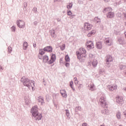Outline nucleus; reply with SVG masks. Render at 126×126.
Masks as SVG:
<instances>
[{
    "mask_svg": "<svg viewBox=\"0 0 126 126\" xmlns=\"http://www.w3.org/2000/svg\"><path fill=\"white\" fill-rule=\"evenodd\" d=\"M31 113H32V116L34 118L35 121H40V120H42L43 116H42V114H39V112L38 111V106L37 105L32 107Z\"/></svg>",
    "mask_w": 126,
    "mask_h": 126,
    "instance_id": "1",
    "label": "nucleus"
},
{
    "mask_svg": "<svg viewBox=\"0 0 126 126\" xmlns=\"http://www.w3.org/2000/svg\"><path fill=\"white\" fill-rule=\"evenodd\" d=\"M77 59L81 62V63H84L86 59V50L84 48H80L79 51H77L76 53Z\"/></svg>",
    "mask_w": 126,
    "mask_h": 126,
    "instance_id": "2",
    "label": "nucleus"
},
{
    "mask_svg": "<svg viewBox=\"0 0 126 126\" xmlns=\"http://www.w3.org/2000/svg\"><path fill=\"white\" fill-rule=\"evenodd\" d=\"M21 82L23 83L24 86H26L28 88L32 87L33 89V86H35L34 83H33L32 81L30 80L28 78L23 77L21 79ZM33 84V85H32Z\"/></svg>",
    "mask_w": 126,
    "mask_h": 126,
    "instance_id": "3",
    "label": "nucleus"
},
{
    "mask_svg": "<svg viewBox=\"0 0 126 126\" xmlns=\"http://www.w3.org/2000/svg\"><path fill=\"white\" fill-rule=\"evenodd\" d=\"M99 102L100 103V106L102 108H108V104H107V101H106V98L104 96H101L99 99Z\"/></svg>",
    "mask_w": 126,
    "mask_h": 126,
    "instance_id": "4",
    "label": "nucleus"
},
{
    "mask_svg": "<svg viewBox=\"0 0 126 126\" xmlns=\"http://www.w3.org/2000/svg\"><path fill=\"white\" fill-rule=\"evenodd\" d=\"M117 43L119 45H121L122 46H124V45H126V41L125 37L121 36L117 37Z\"/></svg>",
    "mask_w": 126,
    "mask_h": 126,
    "instance_id": "5",
    "label": "nucleus"
},
{
    "mask_svg": "<svg viewBox=\"0 0 126 126\" xmlns=\"http://www.w3.org/2000/svg\"><path fill=\"white\" fill-rule=\"evenodd\" d=\"M93 26L89 23H85L84 25V28L85 30L89 31V30H91L92 29Z\"/></svg>",
    "mask_w": 126,
    "mask_h": 126,
    "instance_id": "6",
    "label": "nucleus"
},
{
    "mask_svg": "<svg viewBox=\"0 0 126 126\" xmlns=\"http://www.w3.org/2000/svg\"><path fill=\"white\" fill-rule=\"evenodd\" d=\"M25 24V23L22 20H19L17 21V25L19 28H24Z\"/></svg>",
    "mask_w": 126,
    "mask_h": 126,
    "instance_id": "7",
    "label": "nucleus"
},
{
    "mask_svg": "<svg viewBox=\"0 0 126 126\" xmlns=\"http://www.w3.org/2000/svg\"><path fill=\"white\" fill-rule=\"evenodd\" d=\"M44 50L47 53H52L53 52V47L51 46H48L44 48Z\"/></svg>",
    "mask_w": 126,
    "mask_h": 126,
    "instance_id": "8",
    "label": "nucleus"
},
{
    "mask_svg": "<svg viewBox=\"0 0 126 126\" xmlns=\"http://www.w3.org/2000/svg\"><path fill=\"white\" fill-rule=\"evenodd\" d=\"M105 58L107 64H109V63L113 62V58H112V56L110 55H107L105 57Z\"/></svg>",
    "mask_w": 126,
    "mask_h": 126,
    "instance_id": "9",
    "label": "nucleus"
},
{
    "mask_svg": "<svg viewBox=\"0 0 126 126\" xmlns=\"http://www.w3.org/2000/svg\"><path fill=\"white\" fill-rule=\"evenodd\" d=\"M50 32L52 38H53V39H56L57 38V34H56V32L55 31V30H51Z\"/></svg>",
    "mask_w": 126,
    "mask_h": 126,
    "instance_id": "10",
    "label": "nucleus"
},
{
    "mask_svg": "<svg viewBox=\"0 0 126 126\" xmlns=\"http://www.w3.org/2000/svg\"><path fill=\"white\" fill-rule=\"evenodd\" d=\"M116 102L118 104H122L124 102V98L122 96H118L116 97Z\"/></svg>",
    "mask_w": 126,
    "mask_h": 126,
    "instance_id": "11",
    "label": "nucleus"
},
{
    "mask_svg": "<svg viewBox=\"0 0 126 126\" xmlns=\"http://www.w3.org/2000/svg\"><path fill=\"white\" fill-rule=\"evenodd\" d=\"M107 17L108 18H114L115 17V13L109 12L107 14Z\"/></svg>",
    "mask_w": 126,
    "mask_h": 126,
    "instance_id": "12",
    "label": "nucleus"
},
{
    "mask_svg": "<svg viewBox=\"0 0 126 126\" xmlns=\"http://www.w3.org/2000/svg\"><path fill=\"white\" fill-rule=\"evenodd\" d=\"M87 44H89L88 45H87V48H89V49H92V48H94V44L93 43V42H92V41H87Z\"/></svg>",
    "mask_w": 126,
    "mask_h": 126,
    "instance_id": "13",
    "label": "nucleus"
},
{
    "mask_svg": "<svg viewBox=\"0 0 126 126\" xmlns=\"http://www.w3.org/2000/svg\"><path fill=\"white\" fill-rule=\"evenodd\" d=\"M108 88L109 89L110 91H114V90H116L117 88H118V87L116 86H112L109 85L108 86Z\"/></svg>",
    "mask_w": 126,
    "mask_h": 126,
    "instance_id": "14",
    "label": "nucleus"
},
{
    "mask_svg": "<svg viewBox=\"0 0 126 126\" xmlns=\"http://www.w3.org/2000/svg\"><path fill=\"white\" fill-rule=\"evenodd\" d=\"M97 49H99L101 50L102 49V42H97L96 43Z\"/></svg>",
    "mask_w": 126,
    "mask_h": 126,
    "instance_id": "15",
    "label": "nucleus"
},
{
    "mask_svg": "<svg viewBox=\"0 0 126 126\" xmlns=\"http://www.w3.org/2000/svg\"><path fill=\"white\" fill-rule=\"evenodd\" d=\"M27 48H28V43H27L26 41H25L23 43V50L26 51Z\"/></svg>",
    "mask_w": 126,
    "mask_h": 126,
    "instance_id": "16",
    "label": "nucleus"
},
{
    "mask_svg": "<svg viewBox=\"0 0 126 126\" xmlns=\"http://www.w3.org/2000/svg\"><path fill=\"white\" fill-rule=\"evenodd\" d=\"M92 64L93 67H96V66H97V64H98V61L95 59L94 60L92 63Z\"/></svg>",
    "mask_w": 126,
    "mask_h": 126,
    "instance_id": "17",
    "label": "nucleus"
},
{
    "mask_svg": "<svg viewBox=\"0 0 126 126\" xmlns=\"http://www.w3.org/2000/svg\"><path fill=\"white\" fill-rule=\"evenodd\" d=\"M45 53H46V51L44 50V48L39 49V55L43 56V55H44Z\"/></svg>",
    "mask_w": 126,
    "mask_h": 126,
    "instance_id": "18",
    "label": "nucleus"
},
{
    "mask_svg": "<svg viewBox=\"0 0 126 126\" xmlns=\"http://www.w3.org/2000/svg\"><path fill=\"white\" fill-rule=\"evenodd\" d=\"M43 61L44 63H48V61H49V57L47 55H45L43 58Z\"/></svg>",
    "mask_w": 126,
    "mask_h": 126,
    "instance_id": "19",
    "label": "nucleus"
},
{
    "mask_svg": "<svg viewBox=\"0 0 126 126\" xmlns=\"http://www.w3.org/2000/svg\"><path fill=\"white\" fill-rule=\"evenodd\" d=\"M95 33H96V31L95 30L92 31L90 32H89L88 34V37H91V36H92V35H94Z\"/></svg>",
    "mask_w": 126,
    "mask_h": 126,
    "instance_id": "20",
    "label": "nucleus"
},
{
    "mask_svg": "<svg viewBox=\"0 0 126 126\" xmlns=\"http://www.w3.org/2000/svg\"><path fill=\"white\" fill-rule=\"evenodd\" d=\"M65 115L67 117V118H68V119H70V114L69 113V111L68 110V109H65Z\"/></svg>",
    "mask_w": 126,
    "mask_h": 126,
    "instance_id": "21",
    "label": "nucleus"
},
{
    "mask_svg": "<svg viewBox=\"0 0 126 126\" xmlns=\"http://www.w3.org/2000/svg\"><path fill=\"white\" fill-rule=\"evenodd\" d=\"M72 5H73V3H72V2L69 3L66 5V7H67V9H71V8H72Z\"/></svg>",
    "mask_w": 126,
    "mask_h": 126,
    "instance_id": "22",
    "label": "nucleus"
},
{
    "mask_svg": "<svg viewBox=\"0 0 126 126\" xmlns=\"http://www.w3.org/2000/svg\"><path fill=\"white\" fill-rule=\"evenodd\" d=\"M94 84L89 85V87L90 88V90H91V91H94Z\"/></svg>",
    "mask_w": 126,
    "mask_h": 126,
    "instance_id": "23",
    "label": "nucleus"
},
{
    "mask_svg": "<svg viewBox=\"0 0 126 126\" xmlns=\"http://www.w3.org/2000/svg\"><path fill=\"white\" fill-rule=\"evenodd\" d=\"M111 10H112V8L107 7L104 9L103 12H106V11H111Z\"/></svg>",
    "mask_w": 126,
    "mask_h": 126,
    "instance_id": "24",
    "label": "nucleus"
},
{
    "mask_svg": "<svg viewBox=\"0 0 126 126\" xmlns=\"http://www.w3.org/2000/svg\"><path fill=\"white\" fill-rule=\"evenodd\" d=\"M82 109H81V107L80 106H77L75 107V113H77V112H78V111H81Z\"/></svg>",
    "mask_w": 126,
    "mask_h": 126,
    "instance_id": "25",
    "label": "nucleus"
},
{
    "mask_svg": "<svg viewBox=\"0 0 126 126\" xmlns=\"http://www.w3.org/2000/svg\"><path fill=\"white\" fill-rule=\"evenodd\" d=\"M101 113L102 114H104V115H107V114L109 113V111H108L107 109H104L101 110Z\"/></svg>",
    "mask_w": 126,
    "mask_h": 126,
    "instance_id": "26",
    "label": "nucleus"
},
{
    "mask_svg": "<svg viewBox=\"0 0 126 126\" xmlns=\"http://www.w3.org/2000/svg\"><path fill=\"white\" fill-rule=\"evenodd\" d=\"M65 61L66 62H69V61H70V59L69 58V56H68V55H65Z\"/></svg>",
    "mask_w": 126,
    "mask_h": 126,
    "instance_id": "27",
    "label": "nucleus"
},
{
    "mask_svg": "<svg viewBox=\"0 0 126 126\" xmlns=\"http://www.w3.org/2000/svg\"><path fill=\"white\" fill-rule=\"evenodd\" d=\"M51 60L55 62L56 61V54H52L51 57Z\"/></svg>",
    "mask_w": 126,
    "mask_h": 126,
    "instance_id": "28",
    "label": "nucleus"
},
{
    "mask_svg": "<svg viewBox=\"0 0 126 126\" xmlns=\"http://www.w3.org/2000/svg\"><path fill=\"white\" fill-rule=\"evenodd\" d=\"M94 21H95L96 23H99V22H101V19H100L99 18H98V17H95Z\"/></svg>",
    "mask_w": 126,
    "mask_h": 126,
    "instance_id": "29",
    "label": "nucleus"
},
{
    "mask_svg": "<svg viewBox=\"0 0 126 126\" xmlns=\"http://www.w3.org/2000/svg\"><path fill=\"white\" fill-rule=\"evenodd\" d=\"M126 66L124 64H120V68L122 70L126 69Z\"/></svg>",
    "mask_w": 126,
    "mask_h": 126,
    "instance_id": "30",
    "label": "nucleus"
},
{
    "mask_svg": "<svg viewBox=\"0 0 126 126\" xmlns=\"http://www.w3.org/2000/svg\"><path fill=\"white\" fill-rule=\"evenodd\" d=\"M54 62L55 61H54L52 59H50V61H49L48 62L47 61V63L48 64H52V63H54Z\"/></svg>",
    "mask_w": 126,
    "mask_h": 126,
    "instance_id": "31",
    "label": "nucleus"
},
{
    "mask_svg": "<svg viewBox=\"0 0 126 126\" xmlns=\"http://www.w3.org/2000/svg\"><path fill=\"white\" fill-rule=\"evenodd\" d=\"M117 116V119H118V120H120V119H121V113H120L119 112H118L116 114Z\"/></svg>",
    "mask_w": 126,
    "mask_h": 126,
    "instance_id": "32",
    "label": "nucleus"
},
{
    "mask_svg": "<svg viewBox=\"0 0 126 126\" xmlns=\"http://www.w3.org/2000/svg\"><path fill=\"white\" fill-rule=\"evenodd\" d=\"M60 48L61 51H63L65 49V44H63Z\"/></svg>",
    "mask_w": 126,
    "mask_h": 126,
    "instance_id": "33",
    "label": "nucleus"
},
{
    "mask_svg": "<svg viewBox=\"0 0 126 126\" xmlns=\"http://www.w3.org/2000/svg\"><path fill=\"white\" fill-rule=\"evenodd\" d=\"M67 15L70 16L71 15H72V12H71V11L70 10L67 11Z\"/></svg>",
    "mask_w": 126,
    "mask_h": 126,
    "instance_id": "34",
    "label": "nucleus"
},
{
    "mask_svg": "<svg viewBox=\"0 0 126 126\" xmlns=\"http://www.w3.org/2000/svg\"><path fill=\"white\" fill-rule=\"evenodd\" d=\"M8 53H9V54H10V53L12 52V48H11V47L10 46H9L8 47Z\"/></svg>",
    "mask_w": 126,
    "mask_h": 126,
    "instance_id": "35",
    "label": "nucleus"
},
{
    "mask_svg": "<svg viewBox=\"0 0 126 126\" xmlns=\"http://www.w3.org/2000/svg\"><path fill=\"white\" fill-rule=\"evenodd\" d=\"M60 93L62 94H64V93H66V92H65V90H60Z\"/></svg>",
    "mask_w": 126,
    "mask_h": 126,
    "instance_id": "36",
    "label": "nucleus"
},
{
    "mask_svg": "<svg viewBox=\"0 0 126 126\" xmlns=\"http://www.w3.org/2000/svg\"><path fill=\"white\" fill-rule=\"evenodd\" d=\"M105 43H106V44H109V43H110V38H107L105 39Z\"/></svg>",
    "mask_w": 126,
    "mask_h": 126,
    "instance_id": "37",
    "label": "nucleus"
},
{
    "mask_svg": "<svg viewBox=\"0 0 126 126\" xmlns=\"http://www.w3.org/2000/svg\"><path fill=\"white\" fill-rule=\"evenodd\" d=\"M32 11H33L34 13H37V12H38V11H37V8L34 7L32 9Z\"/></svg>",
    "mask_w": 126,
    "mask_h": 126,
    "instance_id": "38",
    "label": "nucleus"
},
{
    "mask_svg": "<svg viewBox=\"0 0 126 126\" xmlns=\"http://www.w3.org/2000/svg\"><path fill=\"white\" fill-rule=\"evenodd\" d=\"M62 96H63V98H66L67 97V94H66V93H65L64 94H62Z\"/></svg>",
    "mask_w": 126,
    "mask_h": 126,
    "instance_id": "39",
    "label": "nucleus"
},
{
    "mask_svg": "<svg viewBox=\"0 0 126 126\" xmlns=\"http://www.w3.org/2000/svg\"><path fill=\"white\" fill-rule=\"evenodd\" d=\"M16 29V28L14 26L11 27V30L13 32H14L15 31Z\"/></svg>",
    "mask_w": 126,
    "mask_h": 126,
    "instance_id": "40",
    "label": "nucleus"
},
{
    "mask_svg": "<svg viewBox=\"0 0 126 126\" xmlns=\"http://www.w3.org/2000/svg\"><path fill=\"white\" fill-rule=\"evenodd\" d=\"M43 55H38V59H39V60H43Z\"/></svg>",
    "mask_w": 126,
    "mask_h": 126,
    "instance_id": "41",
    "label": "nucleus"
},
{
    "mask_svg": "<svg viewBox=\"0 0 126 126\" xmlns=\"http://www.w3.org/2000/svg\"><path fill=\"white\" fill-rule=\"evenodd\" d=\"M41 105H43L44 103H45V102H44V98L42 97L41 98Z\"/></svg>",
    "mask_w": 126,
    "mask_h": 126,
    "instance_id": "42",
    "label": "nucleus"
},
{
    "mask_svg": "<svg viewBox=\"0 0 126 126\" xmlns=\"http://www.w3.org/2000/svg\"><path fill=\"white\" fill-rule=\"evenodd\" d=\"M114 34L115 35H120V32H119L114 31Z\"/></svg>",
    "mask_w": 126,
    "mask_h": 126,
    "instance_id": "43",
    "label": "nucleus"
},
{
    "mask_svg": "<svg viewBox=\"0 0 126 126\" xmlns=\"http://www.w3.org/2000/svg\"><path fill=\"white\" fill-rule=\"evenodd\" d=\"M65 65L66 67H69V63L66 62Z\"/></svg>",
    "mask_w": 126,
    "mask_h": 126,
    "instance_id": "44",
    "label": "nucleus"
},
{
    "mask_svg": "<svg viewBox=\"0 0 126 126\" xmlns=\"http://www.w3.org/2000/svg\"><path fill=\"white\" fill-rule=\"evenodd\" d=\"M70 87H72V85H73V81H71L70 82Z\"/></svg>",
    "mask_w": 126,
    "mask_h": 126,
    "instance_id": "45",
    "label": "nucleus"
},
{
    "mask_svg": "<svg viewBox=\"0 0 126 126\" xmlns=\"http://www.w3.org/2000/svg\"><path fill=\"white\" fill-rule=\"evenodd\" d=\"M102 72H104V69H100L99 70V73L101 74Z\"/></svg>",
    "mask_w": 126,
    "mask_h": 126,
    "instance_id": "46",
    "label": "nucleus"
},
{
    "mask_svg": "<svg viewBox=\"0 0 126 126\" xmlns=\"http://www.w3.org/2000/svg\"><path fill=\"white\" fill-rule=\"evenodd\" d=\"M24 7H27V2H24Z\"/></svg>",
    "mask_w": 126,
    "mask_h": 126,
    "instance_id": "47",
    "label": "nucleus"
},
{
    "mask_svg": "<svg viewBox=\"0 0 126 126\" xmlns=\"http://www.w3.org/2000/svg\"><path fill=\"white\" fill-rule=\"evenodd\" d=\"M37 23H38V22H37V21H35V22H33V24H34V25H35V26L37 25Z\"/></svg>",
    "mask_w": 126,
    "mask_h": 126,
    "instance_id": "48",
    "label": "nucleus"
},
{
    "mask_svg": "<svg viewBox=\"0 0 126 126\" xmlns=\"http://www.w3.org/2000/svg\"><path fill=\"white\" fill-rule=\"evenodd\" d=\"M82 126H87V124H86V123H83V124H82Z\"/></svg>",
    "mask_w": 126,
    "mask_h": 126,
    "instance_id": "49",
    "label": "nucleus"
},
{
    "mask_svg": "<svg viewBox=\"0 0 126 126\" xmlns=\"http://www.w3.org/2000/svg\"><path fill=\"white\" fill-rule=\"evenodd\" d=\"M57 21H58V22H61V19H60V18H57Z\"/></svg>",
    "mask_w": 126,
    "mask_h": 126,
    "instance_id": "50",
    "label": "nucleus"
},
{
    "mask_svg": "<svg viewBox=\"0 0 126 126\" xmlns=\"http://www.w3.org/2000/svg\"><path fill=\"white\" fill-rule=\"evenodd\" d=\"M3 69V68H2V66L0 65V71L2 70Z\"/></svg>",
    "mask_w": 126,
    "mask_h": 126,
    "instance_id": "51",
    "label": "nucleus"
},
{
    "mask_svg": "<svg viewBox=\"0 0 126 126\" xmlns=\"http://www.w3.org/2000/svg\"><path fill=\"white\" fill-rule=\"evenodd\" d=\"M41 98H39V99H38V101L40 103H41V102H42V100H41Z\"/></svg>",
    "mask_w": 126,
    "mask_h": 126,
    "instance_id": "52",
    "label": "nucleus"
},
{
    "mask_svg": "<svg viewBox=\"0 0 126 126\" xmlns=\"http://www.w3.org/2000/svg\"><path fill=\"white\" fill-rule=\"evenodd\" d=\"M71 88H72V90H73V91H75V89H74V88H73V87H72H72H71Z\"/></svg>",
    "mask_w": 126,
    "mask_h": 126,
    "instance_id": "53",
    "label": "nucleus"
},
{
    "mask_svg": "<svg viewBox=\"0 0 126 126\" xmlns=\"http://www.w3.org/2000/svg\"><path fill=\"white\" fill-rule=\"evenodd\" d=\"M74 80L76 81V80H77V78L76 77L74 78Z\"/></svg>",
    "mask_w": 126,
    "mask_h": 126,
    "instance_id": "54",
    "label": "nucleus"
},
{
    "mask_svg": "<svg viewBox=\"0 0 126 126\" xmlns=\"http://www.w3.org/2000/svg\"><path fill=\"white\" fill-rule=\"evenodd\" d=\"M56 1H60V0H54V2H56Z\"/></svg>",
    "mask_w": 126,
    "mask_h": 126,
    "instance_id": "55",
    "label": "nucleus"
},
{
    "mask_svg": "<svg viewBox=\"0 0 126 126\" xmlns=\"http://www.w3.org/2000/svg\"><path fill=\"white\" fill-rule=\"evenodd\" d=\"M33 47L34 48H36V44H33Z\"/></svg>",
    "mask_w": 126,
    "mask_h": 126,
    "instance_id": "56",
    "label": "nucleus"
},
{
    "mask_svg": "<svg viewBox=\"0 0 126 126\" xmlns=\"http://www.w3.org/2000/svg\"><path fill=\"white\" fill-rule=\"evenodd\" d=\"M70 18H71V19L73 18V16H72V15H71V17H70Z\"/></svg>",
    "mask_w": 126,
    "mask_h": 126,
    "instance_id": "57",
    "label": "nucleus"
},
{
    "mask_svg": "<svg viewBox=\"0 0 126 126\" xmlns=\"http://www.w3.org/2000/svg\"><path fill=\"white\" fill-rule=\"evenodd\" d=\"M123 90H125V91H126V88H124L123 89Z\"/></svg>",
    "mask_w": 126,
    "mask_h": 126,
    "instance_id": "58",
    "label": "nucleus"
},
{
    "mask_svg": "<svg viewBox=\"0 0 126 126\" xmlns=\"http://www.w3.org/2000/svg\"><path fill=\"white\" fill-rule=\"evenodd\" d=\"M105 0V1H108L109 0Z\"/></svg>",
    "mask_w": 126,
    "mask_h": 126,
    "instance_id": "59",
    "label": "nucleus"
},
{
    "mask_svg": "<svg viewBox=\"0 0 126 126\" xmlns=\"http://www.w3.org/2000/svg\"><path fill=\"white\" fill-rule=\"evenodd\" d=\"M100 126H105L101 125Z\"/></svg>",
    "mask_w": 126,
    "mask_h": 126,
    "instance_id": "60",
    "label": "nucleus"
},
{
    "mask_svg": "<svg viewBox=\"0 0 126 126\" xmlns=\"http://www.w3.org/2000/svg\"><path fill=\"white\" fill-rule=\"evenodd\" d=\"M44 85L45 86V85H46V84H44Z\"/></svg>",
    "mask_w": 126,
    "mask_h": 126,
    "instance_id": "61",
    "label": "nucleus"
},
{
    "mask_svg": "<svg viewBox=\"0 0 126 126\" xmlns=\"http://www.w3.org/2000/svg\"><path fill=\"white\" fill-rule=\"evenodd\" d=\"M43 82H45V81H43Z\"/></svg>",
    "mask_w": 126,
    "mask_h": 126,
    "instance_id": "62",
    "label": "nucleus"
},
{
    "mask_svg": "<svg viewBox=\"0 0 126 126\" xmlns=\"http://www.w3.org/2000/svg\"><path fill=\"white\" fill-rule=\"evenodd\" d=\"M126 14H125V16H126Z\"/></svg>",
    "mask_w": 126,
    "mask_h": 126,
    "instance_id": "63",
    "label": "nucleus"
}]
</instances>
